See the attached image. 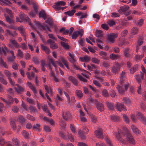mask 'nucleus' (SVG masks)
Wrapping results in <instances>:
<instances>
[{
  "mask_svg": "<svg viewBox=\"0 0 146 146\" xmlns=\"http://www.w3.org/2000/svg\"><path fill=\"white\" fill-rule=\"evenodd\" d=\"M48 60L49 62L52 64L54 67L55 68L57 67V66L56 64L55 63L57 64L61 67L63 68L64 67V65L62 63H61L59 61H56L55 62H54L53 60L51 58H49Z\"/></svg>",
  "mask_w": 146,
  "mask_h": 146,
  "instance_id": "nucleus-5",
  "label": "nucleus"
},
{
  "mask_svg": "<svg viewBox=\"0 0 146 146\" xmlns=\"http://www.w3.org/2000/svg\"><path fill=\"white\" fill-rule=\"evenodd\" d=\"M131 128L132 129L133 132L137 134H138L139 133V131L138 129L135 126L133 125H131Z\"/></svg>",
  "mask_w": 146,
  "mask_h": 146,
  "instance_id": "nucleus-34",
  "label": "nucleus"
},
{
  "mask_svg": "<svg viewBox=\"0 0 146 146\" xmlns=\"http://www.w3.org/2000/svg\"><path fill=\"white\" fill-rule=\"evenodd\" d=\"M117 36V34L111 33L108 35V39L110 42L111 43H113L114 42V39Z\"/></svg>",
  "mask_w": 146,
  "mask_h": 146,
  "instance_id": "nucleus-8",
  "label": "nucleus"
},
{
  "mask_svg": "<svg viewBox=\"0 0 146 146\" xmlns=\"http://www.w3.org/2000/svg\"><path fill=\"white\" fill-rule=\"evenodd\" d=\"M76 10L74 9H72L71 11H69L67 12H65L64 13L66 15H67L69 16H71L74 15Z\"/></svg>",
  "mask_w": 146,
  "mask_h": 146,
  "instance_id": "nucleus-28",
  "label": "nucleus"
},
{
  "mask_svg": "<svg viewBox=\"0 0 146 146\" xmlns=\"http://www.w3.org/2000/svg\"><path fill=\"white\" fill-rule=\"evenodd\" d=\"M90 118L92 121L93 123H95L97 121L96 117L93 115H90Z\"/></svg>",
  "mask_w": 146,
  "mask_h": 146,
  "instance_id": "nucleus-47",
  "label": "nucleus"
},
{
  "mask_svg": "<svg viewBox=\"0 0 146 146\" xmlns=\"http://www.w3.org/2000/svg\"><path fill=\"white\" fill-rule=\"evenodd\" d=\"M116 88L119 92L121 94H123L125 91L122 88V85L121 84L117 85L116 87Z\"/></svg>",
  "mask_w": 146,
  "mask_h": 146,
  "instance_id": "nucleus-21",
  "label": "nucleus"
},
{
  "mask_svg": "<svg viewBox=\"0 0 146 146\" xmlns=\"http://www.w3.org/2000/svg\"><path fill=\"white\" fill-rule=\"evenodd\" d=\"M27 85L35 93L36 92V90L35 87L30 82H28L27 83Z\"/></svg>",
  "mask_w": 146,
  "mask_h": 146,
  "instance_id": "nucleus-36",
  "label": "nucleus"
},
{
  "mask_svg": "<svg viewBox=\"0 0 146 146\" xmlns=\"http://www.w3.org/2000/svg\"><path fill=\"white\" fill-rule=\"evenodd\" d=\"M105 140L108 146H113L111 142L108 138H105Z\"/></svg>",
  "mask_w": 146,
  "mask_h": 146,
  "instance_id": "nucleus-49",
  "label": "nucleus"
},
{
  "mask_svg": "<svg viewBox=\"0 0 146 146\" xmlns=\"http://www.w3.org/2000/svg\"><path fill=\"white\" fill-rule=\"evenodd\" d=\"M107 23L110 27L113 26L115 24V22L113 20H108Z\"/></svg>",
  "mask_w": 146,
  "mask_h": 146,
  "instance_id": "nucleus-44",
  "label": "nucleus"
},
{
  "mask_svg": "<svg viewBox=\"0 0 146 146\" xmlns=\"http://www.w3.org/2000/svg\"><path fill=\"white\" fill-rule=\"evenodd\" d=\"M66 3L64 1H60L55 2L53 5L52 7L56 10L59 11L61 10L62 6L65 5Z\"/></svg>",
  "mask_w": 146,
  "mask_h": 146,
  "instance_id": "nucleus-3",
  "label": "nucleus"
},
{
  "mask_svg": "<svg viewBox=\"0 0 146 146\" xmlns=\"http://www.w3.org/2000/svg\"><path fill=\"white\" fill-rule=\"evenodd\" d=\"M91 60L92 62L96 64H98L100 62V60L96 57L92 58Z\"/></svg>",
  "mask_w": 146,
  "mask_h": 146,
  "instance_id": "nucleus-50",
  "label": "nucleus"
},
{
  "mask_svg": "<svg viewBox=\"0 0 146 146\" xmlns=\"http://www.w3.org/2000/svg\"><path fill=\"white\" fill-rule=\"evenodd\" d=\"M138 30L137 28L135 27L133 28L131 30V33L132 35H135L138 32Z\"/></svg>",
  "mask_w": 146,
  "mask_h": 146,
  "instance_id": "nucleus-46",
  "label": "nucleus"
},
{
  "mask_svg": "<svg viewBox=\"0 0 146 146\" xmlns=\"http://www.w3.org/2000/svg\"><path fill=\"white\" fill-rule=\"evenodd\" d=\"M22 133L23 136L25 138H28L29 137V134L25 130H23Z\"/></svg>",
  "mask_w": 146,
  "mask_h": 146,
  "instance_id": "nucleus-52",
  "label": "nucleus"
},
{
  "mask_svg": "<svg viewBox=\"0 0 146 146\" xmlns=\"http://www.w3.org/2000/svg\"><path fill=\"white\" fill-rule=\"evenodd\" d=\"M78 134L80 138L82 139H84L85 138V135L83 133V132L81 130H80L78 131Z\"/></svg>",
  "mask_w": 146,
  "mask_h": 146,
  "instance_id": "nucleus-39",
  "label": "nucleus"
},
{
  "mask_svg": "<svg viewBox=\"0 0 146 146\" xmlns=\"http://www.w3.org/2000/svg\"><path fill=\"white\" fill-rule=\"evenodd\" d=\"M68 80L71 81L73 84L77 86L78 84V81L76 78L72 76H70L68 77Z\"/></svg>",
  "mask_w": 146,
  "mask_h": 146,
  "instance_id": "nucleus-17",
  "label": "nucleus"
},
{
  "mask_svg": "<svg viewBox=\"0 0 146 146\" xmlns=\"http://www.w3.org/2000/svg\"><path fill=\"white\" fill-rule=\"evenodd\" d=\"M96 108L100 111H103L104 110L103 105L101 103H98L96 104Z\"/></svg>",
  "mask_w": 146,
  "mask_h": 146,
  "instance_id": "nucleus-20",
  "label": "nucleus"
},
{
  "mask_svg": "<svg viewBox=\"0 0 146 146\" xmlns=\"http://www.w3.org/2000/svg\"><path fill=\"white\" fill-rule=\"evenodd\" d=\"M69 57L68 58L69 61L72 63L74 64L76 60V58H75L74 54L69 53Z\"/></svg>",
  "mask_w": 146,
  "mask_h": 146,
  "instance_id": "nucleus-12",
  "label": "nucleus"
},
{
  "mask_svg": "<svg viewBox=\"0 0 146 146\" xmlns=\"http://www.w3.org/2000/svg\"><path fill=\"white\" fill-rule=\"evenodd\" d=\"M123 119L127 123H129V118L125 114L123 115Z\"/></svg>",
  "mask_w": 146,
  "mask_h": 146,
  "instance_id": "nucleus-45",
  "label": "nucleus"
},
{
  "mask_svg": "<svg viewBox=\"0 0 146 146\" xmlns=\"http://www.w3.org/2000/svg\"><path fill=\"white\" fill-rule=\"evenodd\" d=\"M144 54L142 53L141 55H136L135 56V60H137L141 59L144 56Z\"/></svg>",
  "mask_w": 146,
  "mask_h": 146,
  "instance_id": "nucleus-60",
  "label": "nucleus"
},
{
  "mask_svg": "<svg viewBox=\"0 0 146 146\" xmlns=\"http://www.w3.org/2000/svg\"><path fill=\"white\" fill-rule=\"evenodd\" d=\"M17 86V87H15L16 91L18 93H21L22 92H23L25 90L24 88L21 87V86H19L18 84H17L15 85Z\"/></svg>",
  "mask_w": 146,
  "mask_h": 146,
  "instance_id": "nucleus-11",
  "label": "nucleus"
},
{
  "mask_svg": "<svg viewBox=\"0 0 146 146\" xmlns=\"http://www.w3.org/2000/svg\"><path fill=\"white\" fill-rule=\"evenodd\" d=\"M76 96L79 98H81L83 96V94L80 90H77L75 92Z\"/></svg>",
  "mask_w": 146,
  "mask_h": 146,
  "instance_id": "nucleus-37",
  "label": "nucleus"
},
{
  "mask_svg": "<svg viewBox=\"0 0 146 146\" xmlns=\"http://www.w3.org/2000/svg\"><path fill=\"white\" fill-rule=\"evenodd\" d=\"M120 68V64L117 62L116 63L112 68L111 71L113 74H116Z\"/></svg>",
  "mask_w": 146,
  "mask_h": 146,
  "instance_id": "nucleus-4",
  "label": "nucleus"
},
{
  "mask_svg": "<svg viewBox=\"0 0 146 146\" xmlns=\"http://www.w3.org/2000/svg\"><path fill=\"white\" fill-rule=\"evenodd\" d=\"M5 16V17L7 22L9 24L13 23H14V21L13 19V17L12 18L9 17L8 15L6 14H4Z\"/></svg>",
  "mask_w": 146,
  "mask_h": 146,
  "instance_id": "nucleus-14",
  "label": "nucleus"
},
{
  "mask_svg": "<svg viewBox=\"0 0 146 146\" xmlns=\"http://www.w3.org/2000/svg\"><path fill=\"white\" fill-rule=\"evenodd\" d=\"M128 6H124L120 7L119 9L118 10V12L119 13H122L126 11L129 8Z\"/></svg>",
  "mask_w": 146,
  "mask_h": 146,
  "instance_id": "nucleus-22",
  "label": "nucleus"
},
{
  "mask_svg": "<svg viewBox=\"0 0 146 146\" xmlns=\"http://www.w3.org/2000/svg\"><path fill=\"white\" fill-rule=\"evenodd\" d=\"M94 84L98 88L101 87L102 86L98 81L96 80H93Z\"/></svg>",
  "mask_w": 146,
  "mask_h": 146,
  "instance_id": "nucleus-53",
  "label": "nucleus"
},
{
  "mask_svg": "<svg viewBox=\"0 0 146 146\" xmlns=\"http://www.w3.org/2000/svg\"><path fill=\"white\" fill-rule=\"evenodd\" d=\"M83 30L82 29L74 32L72 36V38L74 39H76L79 35H80V36H82L83 34Z\"/></svg>",
  "mask_w": 146,
  "mask_h": 146,
  "instance_id": "nucleus-6",
  "label": "nucleus"
},
{
  "mask_svg": "<svg viewBox=\"0 0 146 146\" xmlns=\"http://www.w3.org/2000/svg\"><path fill=\"white\" fill-rule=\"evenodd\" d=\"M8 51V50L5 46H4L3 47H2L0 48V53L1 54L3 53L5 54Z\"/></svg>",
  "mask_w": 146,
  "mask_h": 146,
  "instance_id": "nucleus-27",
  "label": "nucleus"
},
{
  "mask_svg": "<svg viewBox=\"0 0 146 146\" xmlns=\"http://www.w3.org/2000/svg\"><path fill=\"white\" fill-rule=\"evenodd\" d=\"M10 124L11 127L13 130L16 129V125L15 122L13 121H10Z\"/></svg>",
  "mask_w": 146,
  "mask_h": 146,
  "instance_id": "nucleus-57",
  "label": "nucleus"
},
{
  "mask_svg": "<svg viewBox=\"0 0 146 146\" xmlns=\"http://www.w3.org/2000/svg\"><path fill=\"white\" fill-rule=\"evenodd\" d=\"M50 75L51 76L53 77V79L56 82H58L59 79L58 78V76L57 75L55 74L53 72H51L50 73Z\"/></svg>",
  "mask_w": 146,
  "mask_h": 146,
  "instance_id": "nucleus-29",
  "label": "nucleus"
},
{
  "mask_svg": "<svg viewBox=\"0 0 146 146\" xmlns=\"http://www.w3.org/2000/svg\"><path fill=\"white\" fill-rule=\"evenodd\" d=\"M68 135V137L70 141L71 142H73L74 141V137L71 134L67 132V133Z\"/></svg>",
  "mask_w": 146,
  "mask_h": 146,
  "instance_id": "nucleus-43",
  "label": "nucleus"
},
{
  "mask_svg": "<svg viewBox=\"0 0 146 146\" xmlns=\"http://www.w3.org/2000/svg\"><path fill=\"white\" fill-rule=\"evenodd\" d=\"M130 49L129 48H125L123 50V54L125 57L126 58L129 57L130 54L129 53Z\"/></svg>",
  "mask_w": 146,
  "mask_h": 146,
  "instance_id": "nucleus-15",
  "label": "nucleus"
},
{
  "mask_svg": "<svg viewBox=\"0 0 146 146\" xmlns=\"http://www.w3.org/2000/svg\"><path fill=\"white\" fill-rule=\"evenodd\" d=\"M95 35L98 37H101L103 36L102 31L101 30H97L96 32Z\"/></svg>",
  "mask_w": 146,
  "mask_h": 146,
  "instance_id": "nucleus-31",
  "label": "nucleus"
},
{
  "mask_svg": "<svg viewBox=\"0 0 146 146\" xmlns=\"http://www.w3.org/2000/svg\"><path fill=\"white\" fill-rule=\"evenodd\" d=\"M47 42L50 44V47L52 49H55L57 48L58 46L52 40L48 39L47 40Z\"/></svg>",
  "mask_w": 146,
  "mask_h": 146,
  "instance_id": "nucleus-10",
  "label": "nucleus"
},
{
  "mask_svg": "<svg viewBox=\"0 0 146 146\" xmlns=\"http://www.w3.org/2000/svg\"><path fill=\"white\" fill-rule=\"evenodd\" d=\"M123 102L126 104L128 105L130 103V101L127 98H123Z\"/></svg>",
  "mask_w": 146,
  "mask_h": 146,
  "instance_id": "nucleus-58",
  "label": "nucleus"
},
{
  "mask_svg": "<svg viewBox=\"0 0 146 146\" xmlns=\"http://www.w3.org/2000/svg\"><path fill=\"white\" fill-rule=\"evenodd\" d=\"M102 95L105 97H107L109 96V94L107 90L105 89L103 90L102 92Z\"/></svg>",
  "mask_w": 146,
  "mask_h": 146,
  "instance_id": "nucleus-54",
  "label": "nucleus"
},
{
  "mask_svg": "<svg viewBox=\"0 0 146 146\" xmlns=\"http://www.w3.org/2000/svg\"><path fill=\"white\" fill-rule=\"evenodd\" d=\"M40 26L44 30H46V31H48L51 32V30L50 29V27L46 25H40Z\"/></svg>",
  "mask_w": 146,
  "mask_h": 146,
  "instance_id": "nucleus-41",
  "label": "nucleus"
},
{
  "mask_svg": "<svg viewBox=\"0 0 146 146\" xmlns=\"http://www.w3.org/2000/svg\"><path fill=\"white\" fill-rule=\"evenodd\" d=\"M94 134L96 136L99 138H103L104 136L101 131L98 129L94 131Z\"/></svg>",
  "mask_w": 146,
  "mask_h": 146,
  "instance_id": "nucleus-13",
  "label": "nucleus"
},
{
  "mask_svg": "<svg viewBox=\"0 0 146 146\" xmlns=\"http://www.w3.org/2000/svg\"><path fill=\"white\" fill-rule=\"evenodd\" d=\"M131 128L132 129L133 132L137 134H138L139 133V131L138 129L135 126L133 125H131Z\"/></svg>",
  "mask_w": 146,
  "mask_h": 146,
  "instance_id": "nucleus-33",
  "label": "nucleus"
},
{
  "mask_svg": "<svg viewBox=\"0 0 146 146\" xmlns=\"http://www.w3.org/2000/svg\"><path fill=\"white\" fill-rule=\"evenodd\" d=\"M18 29L20 31V33L23 36L24 39L25 41L26 39V35L23 27H20L18 28Z\"/></svg>",
  "mask_w": 146,
  "mask_h": 146,
  "instance_id": "nucleus-16",
  "label": "nucleus"
},
{
  "mask_svg": "<svg viewBox=\"0 0 146 146\" xmlns=\"http://www.w3.org/2000/svg\"><path fill=\"white\" fill-rule=\"evenodd\" d=\"M137 118L140 120V121L143 123L144 124L146 125V119L144 116L142 114L140 113H138L137 115Z\"/></svg>",
  "mask_w": 146,
  "mask_h": 146,
  "instance_id": "nucleus-9",
  "label": "nucleus"
},
{
  "mask_svg": "<svg viewBox=\"0 0 146 146\" xmlns=\"http://www.w3.org/2000/svg\"><path fill=\"white\" fill-rule=\"evenodd\" d=\"M0 82L4 85H6L7 84L6 80L4 79L3 77L0 78Z\"/></svg>",
  "mask_w": 146,
  "mask_h": 146,
  "instance_id": "nucleus-64",
  "label": "nucleus"
},
{
  "mask_svg": "<svg viewBox=\"0 0 146 146\" xmlns=\"http://www.w3.org/2000/svg\"><path fill=\"white\" fill-rule=\"evenodd\" d=\"M4 10L8 14L10 17H13V15H12V12L11 11L7 9H5Z\"/></svg>",
  "mask_w": 146,
  "mask_h": 146,
  "instance_id": "nucleus-51",
  "label": "nucleus"
},
{
  "mask_svg": "<svg viewBox=\"0 0 146 146\" xmlns=\"http://www.w3.org/2000/svg\"><path fill=\"white\" fill-rule=\"evenodd\" d=\"M107 107L110 110H113L114 108V107L112 103L110 102H107Z\"/></svg>",
  "mask_w": 146,
  "mask_h": 146,
  "instance_id": "nucleus-35",
  "label": "nucleus"
},
{
  "mask_svg": "<svg viewBox=\"0 0 146 146\" xmlns=\"http://www.w3.org/2000/svg\"><path fill=\"white\" fill-rule=\"evenodd\" d=\"M10 43L12 44L16 48H18L20 47V46L17 43L16 41L14 39L10 40Z\"/></svg>",
  "mask_w": 146,
  "mask_h": 146,
  "instance_id": "nucleus-23",
  "label": "nucleus"
},
{
  "mask_svg": "<svg viewBox=\"0 0 146 146\" xmlns=\"http://www.w3.org/2000/svg\"><path fill=\"white\" fill-rule=\"evenodd\" d=\"M45 89L46 93H49L50 94H52L51 89L50 88H49L47 86H45Z\"/></svg>",
  "mask_w": 146,
  "mask_h": 146,
  "instance_id": "nucleus-56",
  "label": "nucleus"
},
{
  "mask_svg": "<svg viewBox=\"0 0 146 146\" xmlns=\"http://www.w3.org/2000/svg\"><path fill=\"white\" fill-rule=\"evenodd\" d=\"M61 45L65 48L68 49L69 48V46L67 43L65 42H61Z\"/></svg>",
  "mask_w": 146,
  "mask_h": 146,
  "instance_id": "nucleus-62",
  "label": "nucleus"
},
{
  "mask_svg": "<svg viewBox=\"0 0 146 146\" xmlns=\"http://www.w3.org/2000/svg\"><path fill=\"white\" fill-rule=\"evenodd\" d=\"M99 54L104 59L106 58L107 57V54L106 52L101 51L99 52Z\"/></svg>",
  "mask_w": 146,
  "mask_h": 146,
  "instance_id": "nucleus-42",
  "label": "nucleus"
},
{
  "mask_svg": "<svg viewBox=\"0 0 146 146\" xmlns=\"http://www.w3.org/2000/svg\"><path fill=\"white\" fill-rule=\"evenodd\" d=\"M138 68V66L137 65H135L130 70V72L131 74H133L135 72Z\"/></svg>",
  "mask_w": 146,
  "mask_h": 146,
  "instance_id": "nucleus-40",
  "label": "nucleus"
},
{
  "mask_svg": "<svg viewBox=\"0 0 146 146\" xmlns=\"http://www.w3.org/2000/svg\"><path fill=\"white\" fill-rule=\"evenodd\" d=\"M115 107L118 111H121L122 110L125 111L127 110L126 108L124 106V105L119 102L117 103L115 106Z\"/></svg>",
  "mask_w": 146,
  "mask_h": 146,
  "instance_id": "nucleus-7",
  "label": "nucleus"
},
{
  "mask_svg": "<svg viewBox=\"0 0 146 146\" xmlns=\"http://www.w3.org/2000/svg\"><path fill=\"white\" fill-rule=\"evenodd\" d=\"M45 23L49 26L50 27H51L52 25V20L50 18H48L47 20L46 21Z\"/></svg>",
  "mask_w": 146,
  "mask_h": 146,
  "instance_id": "nucleus-48",
  "label": "nucleus"
},
{
  "mask_svg": "<svg viewBox=\"0 0 146 146\" xmlns=\"http://www.w3.org/2000/svg\"><path fill=\"white\" fill-rule=\"evenodd\" d=\"M19 17L20 19V20L18 17H16L17 22H21L23 21H26V22H28L29 24L32 27V24L30 22L29 19L27 16H26L24 13H21V14L19 15Z\"/></svg>",
  "mask_w": 146,
  "mask_h": 146,
  "instance_id": "nucleus-2",
  "label": "nucleus"
},
{
  "mask_svg": "<svg viewBox=\"0 0 146 146\" xmlns=\"http://www.w3.org/2000/svg\"><path fill=\"white\" fill-rule=\"evenodd\" d=\"M18 120L21 123H23L25 121V119L22 116H19L18 118Z\"/></svg>",
  "mask_w": 146,
  "mask_h": 146,
  "instance_id": "nucleus-61",
  "label": "nucleus"
},
{
  "mask_svg": "<svg viewBox=\"0 0 146 146\" xmlns=\"http://www.w3.org/2000/svg\"><path fill=\"white\" fill-rule=\"evenodd\" d=\"M39 18L42 17L44 20L46 19V13L44 10H42L39 13Z\"/></svg>",
  "mask_w": 146,
  "mask_h": 146,
  "instance_id": "nucleus-24",
  "label": "nucleus"
},
{
  "mask_svg": "<svg viewBox=\"0 0 146 146\" xmlns=\"http://www.w3.org/2000/svg\"><path fill=\"white\" fill-rule=\"evenodd\" d=\"M132 13L133 14L137 15H141V13L139 11L136 10H134L131 11Z\"/></svg>",
  "mask_w": 146,
  "mask_h": 146,
  "instance_id": "nucleus-55",
  "label": "nucleus"
},
{
  "mask_svg": "<svg viewBox=\"0 0 146 146\" xmlns=\"http://www.w3.org/2000/svg\"><path fill=\"white\" fill-rule=\"evenodd\" d=\"M79 59L80 61L81 62H88L90 58L89 56H85L83 57H80Z\"/></svg>",
  "mask_w": 146,
  "mask_h": 146,
  "instance_id": "nucleus-25",
  "label": "nucleus"
},
{
  "mask_svg": "<svg viewBox=\"0 0 146 146\" xmlns=\"http://www.w3.org/2000/svg\"><path fill=\"white\" fill-rule=\"evenodd\" d=\"M141 71L140 72L141 75L143 77L145 76V78H146V70L143 65H142L141 66Z\"/></svg>",
  "mask_w": 146,
  "mask_h": 146,
  "instance_id": "nucleus-19",
  "label": "nucleus"
},
{
  "mask_svg": "<svg viewBox=\"0 0 146 146\" xmlns=\"http://www.w3.org/2000/svg\"><path fill=\"white\" fill-rule=\"evenodd\" d=\"M119 55L113 54H111L110 56V58L112 60L117 59L119 58Z\"/></svg>",
  "mask_w": 146,
  "mask_h": 146,
  "instance_id": "nucleus-32",
  "label": "nucleus"
},
{
  "mask_svg": "<svg viewBox=\"0 0 146 146\" xmlns=\"http://www.w3.org/2000/svg\"><path fill=\"white\" fill-rule=\"evenodd\" d=\"M59 122L60 125L61 127L63 128H66V124L63 121L61 120Z\"/></svg>",
  "mask_w": 146,
  "mask_h": 146,
  "instance_id": "nucleus-59",
  "label": "nucleus"
},
{
  "mask_svg": "<svg viewBox=\"0 0 146 146\" xmlns=\"http://www.w3.org/2000/svg\"><path fill=\"white\" fill-rule=\"evenodd\" d=\"M63 118L67 120L70 119V114L68 111H65L62 114Z\"/></svg>",
  "mask_w": 146,
  "mask_h": 146,
  "instance_id": "nucleus-18",
  "label": "nucleus"
},
{
  "mask_svg": "<svg viewBox=\"0 0 146 146\" xmlns=\"http://www.w3.org/2000/svg\"><path fill=\"white\" fill-rule=\"evenodd\" d=\"M77 76L78 78L80 79V80L82 81H83L84 82H86L87 81V80L85 78H84L82 76L78 74L77 75Z\"/></svg>",
  "mask_w": 146,
  "mask_h": 146,
  "instance_id": "nucleus-63",
  "label": "nucleus"
},
{
  "mask_svg": "<svg viewBox=\"0 0 146 146\" xmlns=\"http://www.w3.org/2000/svg\"><path fill=\"white\" fill-rule=\"evenodd\" d=\"M111 118L112 121L115 122H118L120 120L119 117L113 115L111 116Z\"/></svg>",
  "mask_w": 146,
  "mask_h": 146,
  "instance_id": "nucleus-26",
  "label": "nucleus"
},
{
  "mask_svg": "<svg viewBox=\"0 0 146 146\" xmlns=\"http://www.w3.org/2000/svg\"><path fill=\"white\" fill-rule=\"evenodd\" d=\"M135 78L137 82L138 83H140L141 82L142 80H143L144 77H142L141 75L140 76L139 74H137L135 76Z\"/></svg>",
  "mask_w": 146,
  "mask_h": 146,
  "instance_id": "nucleus-30",
  "label": "nucleus"
},
{
  "mask_svg": "<svg viewBox=\"0 0 146 146\" xmlns=\"http://www.w3.org/2000/svg\"><path fill=\"white\" fill-rule=\"evenodd\" d=\"M122 130L123 132H121V127L119 126L118 127L117 134L113 132V134L115 135L117 139L123 143L134 144L135 143L134 140L128 130L124 127L123 128Z\"/></svg>",
  "mask_w": 146,
  "mask_h": 146,
  "instance_id": "nucleus-1",
  "label": "nucleus"
},
{
  "mask_svg": "<svg viewBox=\"0 0 146 146\" xmlns=\"http://www.w3.org/2000/svg\"><path fill=\"white\" fill-rule=\"evenodd\" d=\"M8 98L7 101H5L6 103L7 106H8L7 105H9L13 101V98L11 97H9Z\"/></svg>",
  "mask_w": 146,
  "mask_h": 146,
  "instance_id": "nucleus-38",
  "label": "nucleus"
}]
</instances>
